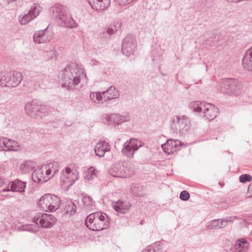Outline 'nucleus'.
<instances>
[{
  "instance_id": "17",
  "label": "nucleus",
  "mask_w": 252,
  "mask_h": 252,
  "mask_svg": "<svg viewBox=\"0 0 252 252\" xmlns=\"http://www.w3.org/2000/svg\"><path fill=\"white\" fill-rule=\"evenodd\" d=\"M30 75L31 81L35 82L40 88L44 89L48 86V78L45 74L32 72Z\"/></svg>"
},
{
  "instance_id": "7",
  "label": "nucleus",
  "mask_w": 252,
  "mask_h": 252,
  "mask_svg": "<svg viewBox=\"0 0 252 252\" xmlns=\"http://www.w3.org/2000/svg\"><path fill=\"white\" fill-rule=\"evenodd\" d=\"M22 79V74L19 72L13 71L9 73H0V85L3 87H17Z\"/></svg>"
},
{
  "instance_id": "43",
  "label": "nucleus",
  "mask_w": 252,
  "mask_h": 252,
  "mask_svg": "<svg viewBox=\"0 0 252 252\" xmlns=\"http://www.w3.org/2000/svg\"><path fill=\"white\" fill-rule=\"evenodd\" d=\"M252 180V177L249 174H242L239 177V181L242 183H245L247 182H250Z\"/></svg>"
},
{
  "instance_id": "33",
  "label": "nucleus",
  "mask_w": 252,
  "mask_h": 252,
  "mask_svg": "<svg viewBox=\"0 0 252 252\" xmlns=\"http://www.w3.org/2000/svg\"><path fill=\"white\" fill-rule=\"evenodd\" d=\"M131 191L132 193L135 196L142 197L145 194L144 187L137 184L131 185Z\"/></svg>"
},
{
  "instance_id": "12",
  "label": "nucleus",
  "mask_w": 252,
  "mask_h": 252,
  "mask_svg": "<svg viewBox=\"0 0 252 252\" xmlns=\"http://www.w3.org/2000/svg\"><path fill=\"white\" fill-rule=\"evenodd\" d=\"M104 118V122L109 125H119L129 121V116L126 114H112L105 115Z\"/></svg>"
},
{
  "instance_id": "50",
  "label": "nucleus",
  "mask_w": 252,
  "mask_h": 252,
  "mask_svg": "<svg viewBox=\"0 0 252 252\" xmlns=\"http://www.w3.org/2000/svg\"><path fill=\"white\" fill-rule=\"evenodd\" d=\"M227 3L232 4H238L240 3L239 0H225Z\"/></svg>"
},
{
  "instance_id": "3",
  "label": "nucleus",
  "mask_w": 252,
  "mask_h": 252,
  "mask_svg": "<svg viewBox=\"0 0 252 252\" xmlns=\"http://www.w3.org/2000/svg\"><path fill=\"white\" fill-rule=\"evenodd\" d=\"M88 228L93 231H100L109 226V219L107 215L101 212H97L89 215L85 220Z\"/></svg>"
},
{
  "instance_id": "42",
  "label": "nucleus",
  "mask_w": 252,
  "mask_h": 252,
  "mask_svg": "<svg viewBox=\"0 0 252 252\" xmlns=\"http://www.w3.org/2000/svg\"><path fill=\"white\" fill-rule=\"evenodd\" d=\"M238 219V218L235 216L227 217L224 219H221L222 221V225H224V227L227 226L228 222H233L234 220Z\"/></svg>"
},
{
  "instance_id": "15",
  "label": "nucleus",
  "mask_w": 252,
  "mask_h": 252,
  "mask_svg": "<svg viewBox=\"0 0 252 252\" xmlns=\"http://www.w3.org/2000/svg\"><path fill=\"white\" fill-rule=\"evenodd\" d=\"M32 178L34 182L42 183L50 179L49 176L46 175V170L44 166L35 169L32 174Z\"/></svg>"
},
{
  "instance_id": "4",
  "label": "nucleus",
  "mask_w": 252,
  "mask_h": 252,
  "mask_svg": "<svg viewBox=\"0 0 252 252\" xmlns=\"http://www.w3.org/2000/svg\"><path fill=\"white\" fill-rule=\"evenodd\" d=\"M134 172V165L130 161L114 163L109 169V173L111 175L118 178L129 177L133 174Z\"/></svg>"
},
{
  "instance_id": "48",
  "label": "nucleus",
  "mask_w": 252,
  "mask_h": 252,
  "mask_svg": "<svg viewBox=\"0 0 252 252\" xmlns=\"http://www.w3.org/2000/svg\"><path fill=\"white\" fill-rule=\"evenodd\" d=\"M65 172L63 174V175H66V176H68V175H70L71 174H72V173H77L76 172H72L71 169L69 167H66L65 169Z\"/></svg>"
},
{
  "instance_id": "13",
  "label": "nucleus",
  "mask_w": 252,
  "mask_h": 252,
  "mask_svg": "<svg viewBox=\"0 0 252 252\" xmlns=\"http://www.w3.org/2000/svg\"><path fill=\"white\" fill-rule=\"evenodd\" d=\"M52 36V32L48 30L47 28L44 30L35 32L33 36V41L37 44L46 43L51 40Z\"/></svg>"
},
{
  "instance_id": "41",
  "label": "nucleus",
  "mask_w": 252,
  "mask_h": 252,
  "mask_svg": "<svg viewBox=\"0 0 252 252\" xmlns=\"http://www.w3.org/2000/svg\"><path fill=\"white\" fill-rule=\"evenodd\" d=\"M41 11L40 7L37 4H33L29 11V13L31 16H33L34 19L39 15V12Z\"/></svg>"
},
{
  "instance_id": "21",
  "label": "nucleus",
  "mask_w": 252,
  "mask_h": 252,
  "mask_svg": "<svg viewBox=\"0 0 252 252\" xmlns=\"http://www.w3.org/2000/svg\"><path fill=\"white\" fill-rule=\"evenodd\" d=\"M112 206L117 213L122 214L127 212L131 207V204L129 202L120 200L113 202Z\"/></svg>"
},
{
  "instance_id": "19",
  "label": "nucleus",
  "mask_w": 252,
  "mask_h": 252,
  "mask_svg": "<svg viewBox=\"0 0 252 252\" xmlns=\"http://www.w3.org/2000/svg\"><path fill=\"white\" fill-rule=\"evenodd\" d=\"M27 183L26 182L22 181L19 179L15 180L14 181L10 182L9 183V187L10 189H4L3 191H12L13 192H19L22 193L25 192V188L26 187Z\"/></svg>"
},
{
  "instance_id": "32",
  "label": "nucleus",
  "mask_w": 252,
  "mask_h": 252,
  "mask_svg": "<svg viewBox=\"0 0 252 252\" xmlns=\"http://www.w3.org/2000/svg\"><path fill=\"white\" fill-rule=\"evenodd\" d=\"M35 166V162L32 160H25L20 166V169L24 174L32 171Z\"/></svg>"
},
{
  "instance_id": "49",
  "label": "nucleus",
  "mask_w": 252,
  "mask_h": 252,
  "mask_svg": "<svg viewBox=\"0 0 252 252\" xmlns=\"http://www.w3.org/2000/svg\"><path fill=\"white\" fill-rule=\"evenodd\" d=\"M26 228H24L23 230H28V231H32V232H36L37 231L36 229L32 228V226H31V225L27 226H26Z\"/></svg>"
},
{
  "instance_id": "39",
  "label": "nucleus",
  "mask_w": 252,
  "mask_h": 252,
  "mask_svg": "<svg viewBox=\"0 0 252 252\" xmlns=\"http://www.w3.org/2000/svg\"><path fill=\"white\" fill-rule=\"evenodd\" d=\"M82 202L87 208L90 209L94 205V202L93 199L89 195H86L83 196L82 198Z\"/></svg>"
},
{
  "instance_id": "24",
  "label": "nucleus",
  "mask_w": 252,
  "mask_h": 252,
  "mask_svg": "<svg viewBox=\"0 0 252 252\" xmlns=\"http://www.w3.org/2000/svg\"><path fill=\"white\" fill-rule=\"evenodd\" d=\"M243 68L248 71H252V46L246 51L242 60Z\"/></svg>"
},
{
  "instance_id": "44",
  "label": "nucleus",
  "mask_w": 252,
  "mask_h": 252,
  "mask_svg": "<svg viewBox=\"0 0 252 252\" xmlns=\"http://www.w3.org/2000/svg\"><path fill=\"white\" fill-rule=\"evenodd\" d=\"M151 248L153 252H161L162 250V245L159 242L156 243L154 246H151Z\"/></svg>"
},
{
  "instance_id": "27",
  "label": "nucleus",
  "mask_w": 252,
  "mask_h": 252,
  "mask_svg": "<svg viewBox=\"0 0 252 252\" xmlns=\"http://www.w3.org/2000/svg\"><path fill=\"white\" fill-rule=\"evenodd\" d=\"M228 91L229 94L238 95L242 91V84L237 79L231 78Z\"/></svg>"
},
{
  "instance_id": "18",
  "label": "nucleus",
  "mask_w": 252,
  "mask_h": 252,
  "mask_svg": "<svg viewBox=\"0 0 252 252\" xmlns=\"http://www.w3.org/2000/svg\"><path fill=\"white\" fill-rule=\"evenodd\" d=\"M121 27L119 22H114L109 26L106 27L99 34L101 38L106 39L109 38L114 32L117 31Z\"/></svg>"
},
{
  "instance_id": "10",
  "label": "nucleus",
  "mask_w": 252,
  "mask_h": 252,
  "mask_svg": "<svg viewBox=\"0 0 252 252\" xmlns=\"http://www.w3.org/2000/svg\"><path fill=\"white\" fill-rule=\"evenodd\" d=\"M33 221L36 224L45 228H51L56 222V218L52 215L38 213L33 218Z\"/></svg>"
},
{
  "instance_id": "40",
  "label": "nucleus",
  "mask_w": 252,
  "mask_h": 252,
  "mask_svg": "<svg viewBox=\"0 0 252 252\" xmlns=\"http://www.w3.org/2000/svg\"><path fill=\"white\" fill-rule=\"evenodd\" d=\"M76 206L72 201H68L65 207L67 214L72 215L76 212Z\"/></svg>"
},
{
  "instance_id": "37",
  "label": "nucleus",
  "mask_w": 252,
  "mask_h": 252,
  "mask_svg": "<svg viewBox=\"0 0 252 252\" xmlns=\"http://www.w3.org/2000/svg\"><path fill=\"white\" fill-rule=\"evenodd\" d=\"M216 35L211 32L204 35L206 43L211 46L213 43L218 41V39H216Z\"/></svg>"
},
{
  "instance_id": "25",
  "label": "nucleus",
  "mask_w": 252,
  "mask_h": 252,
  "mask_svg": "<svg viewBox=\"0 0 252 252\" xmlns=\"http://www.w3.org/2000/svg\"><path fill=\"white\" fill-rule=\"evenodd\" d=\"M110 147L105 141L97 143L94 148V152L97 156L103 157L106 152L109 151Z\"/></svg>"
},
{
  "instance_id": "52",
  "label": "nucleus",
  "mask_w": 252,
  "mask_h": 252,
  "mask_svg": "<svg viewBox=\"0 0 252 252\" xmlns=\"http://www.w3.org/2000/svg\"><path fill=\"white\" fill-rule=\"evenodd\" d=\"M4 181H3V180H2L0 177V188L4 184Z\"/></svg>"
},
{
  "instance_id": "5",
  "label": "nucleus",
  "mask_w": 252,
  "mask_h": 252,
  "mask_svg": "<svg viewBox=\"0 0 252 252\" xmlns=\"http://www.w3.org/2000/svg\"><path fill=\"white\" fill-rule=\"evenodd\" d=\"M40 209L45 212H55L61 205V199L56 195L45 194L42 196L38 202Z\"/></svg>"
},
{
  "instance_id": "16",
  "label": "nucleus",
  "mask_w": 252,
  "mask_h": 252,
  "mask_svg": "<svg viewBox=\"0 0 252 252\" xmlns=\"http://www.w3.org/2000/svg\"><path fill=\"white\" fill-rule=\"evenodd\" d=\"M180 146H181L180 141L172 139L168 140L166 143L161 145L163 151L169 155L179 150Z\"/></svg>"
},
{
  "instance_id": "45",
  "label": "nucleus",
  "mask_w": 252,
  "mask_h": 252,
  "mask_svg": "<svg viewBox=\"0 0 252 252\" xmlns=\"http://www.w3.org/2000/svg\"><path fill=\"white\" fill-rule=\"evenodd\" d=\"M190 197L189 193L186 190L182 191L180 194V198L184 201L188 200Z\"/></svg>"
},
{
  "instance_id": "22",
  "label": "nucleus",
  "mask_w": 252,
  "mask_h": 252,
  "mask_svg": "<svg viewBox=\"0 0 252 252\" xmlns=\"http://www.w3.org/2000/svg\"><path fill=\"white\" fill-rule=\"evenodd\" d=\"M101 93L103 102L117 98L120 95L118 91L113 86H111L106 91H103Z\"/></svg>"
},
{
  "instance_id": "23",
  "label": "nucleus",
  "mask_w": 252,
  "mask_h": 252,
  "mask_svg": "<svg viewBox=\"0 0 252 252\" xmlns=\"http://www.w3.org/2000/svg\"><path fill=\"white\" fill-rule=\"evenodd\" d=\"M92 8L96 11L105 10L110 4V0H88Z\"/></svg>"
},
{
  "instance_id": "20",
  "label": "nucleus",
  "mask_w": 252,
  "mask_h": 252,
  "mask_svg": "<svg viewBox=\"0 0 252 252\" xmlns=\"http://www.w3.org/2000/svg\"><path fill=\"white\" fill-rule=\"evenodd\" d=\"M219 113L218 108L211 103H207L203 110L204 116L209 121L214 119Z\"/></svg>"
},
{
  "instance_id": "51",
  "label": "nucleus",
  "mask_w": 252,
  "mask_h": 252,
  "mask_svg": "<svg viewBox=\"0 0 252 252\" xmlns=\"http://www.w3.org/2000/svg\"><path fill=\"white\" fill-rule=\"evenodd\" d=\"M142 252H153L152 249L151 248V246H149L148 247H146V249L143 250Z\"/></svg>"
},
{
  "instance_id": "6",
  "label": "nucleus",
  "mask_w": 252,
  "mask_h": 252,
  "mask_svg": "<svg viewBox=\"0 0 252 252\" xmlns=\"http://www.w3.org/2000/svg\"><path fill=\"white\" fill-rule=\"evenodd\" d=\"M25 109L26 114L33 118H42L48 114L47 107L35 99L28 102Z\"/></svg>"
},
{
  "instance_id": "11",
  "label": "nucleus",
  "mask_w": 252,
  "mask_h": 252,
  "mask_svg": "<svg viewBox=\"0 0 252 252\" xmlns=\"http://www.w3.org/2000/svg\"><path fill=\"white\" fill-rule=\"evenodd\" d=\"M136 46L135 37L132 34H128L123 39L122 51L123 54L128 57L134 54Z\"/></svg>"
},
{
  "instance_id": "46",
  "label": "nucleus",
  "mask_w": 252,
  "mask_h": 252,
  "mask_svg": "<svg viewBox=\"0 0 252 252\" xmlns=\"http://www.w3.org/2000/svg\"><path fill=\"white\" fill-rule=\"evenodd\" d=\"M133 0H115V1L120 5H125L129 4Z\"/></svg>"
},
{
  "instance_id": "2",
  "label": "nucleus",
  "mask_w": 252,
  "mask_h": 252,
  "mask_svg": "<svg viewBox=\"0 0 252 252\" xmlns=\"http://www.w3.org/2000/svg\"><path fill=\"white\" fill-rule=\"evenodd\" d=\"M50 10L52 17L60 26L70 28L77 26L66 7L62 5H56L53 6Z\"/></svg>"
},
{
  "instance_id": "1",
  "label": "nucleus",
  "mask_w": 252,
  "mask_h": 252,
  "mask_svg": "<svg viewBox=\"0 0 252 252\" xmlns=\"http://www.w3.org/2000/svg\"><path fill=\"white\" fill-rule=\"evenodd\" d=\"M62 75V85L68 89H74L85 76L84 69L74 63H70L64 68Z\"/></svg>"
},
{
  "instance_id": "28",
  "label": "nucleus",
  "mask_w": 252,
  "mask_h": 252,
  "mask_svg": "<svg viewBox=\"0 0 252 252\" xmlns=\"http://www.w3.org/2000/svg\"><path fill=\"white\" fill-rule=\"evenodd\" d=\"M231 78H222L217 83V89L220 93L228 94Z\"/></svg>"
},
{
  "instance_id": "47",
  "label": "nucleus",
  "mask_w": 252,
  "mask_h": 252,
  "mask_svg": "<svg viewBox=\"0 0 252 252\" xmlns=\"http://www.w3.org/2000/svg\"><path fill=\"white\" fill-rule=\"evenodd\" d=\"M247 197H252V182L250 184L248 188V191L246 195Z\"/></svg>"
},
{
  "instance_id": "14",
  "label": "nucleus",
  "mask_w": 252,
  "mask_h": 252,
  "mask_svg": "<svg viewBox=\"0 0 252 252\" xmlns=\"http://www.w3.org/2000/svg\"><path fill=\"white\" fill-rule=\"evenodd\" d=\"M19 149L20 145L14 140L7 138H2L0 140V150L16 151Z\"/></svg>"
},
{
  "instance_id": "34",
  "label": "nucleus",
  "mask_w": 252,
  "mask_h": 252,
  "mask_svg": "<svg viewBox=\"0 0 252 252\" xmlns=\"http://www.w3.org/2000/svg\"><path fill=\"white\" fill-rule=\"evenodd\" d=\"M209 229H219L224 227L221 219H215L210 221L206 225Z\"/></svg>"
},
{
  "instance_id": "29",
  "label": "nucleus",
  "mask_w": 252,
  "mask_h": 252,
  "mask_svg": "<svg viewBox=\"0 0 252 252\" xmlns=\"http://www.w3.org/2000/svg\"><path fill=\"white\" fill-rule=\"evenodd\" d=\"M46 170V175L49 176L50 179L56 175L59 171L60 166L57 162L50 163L45 166Z\"/></svg>"
},
{
  "instance_id": "9",
  "label": "nucleus",
  "mask_w": 252,
  "mask_h": 252,
  "mask_svg": "<svg viewBox=\"0 0 252 252\" xmlns=\"http://www.w3.org/2000/svg\"><path fill=\"white\" fill-rule=\"evenodd\" d=\"M172 128L176 132L185 134L190 127L189 120L186 116H176L172 118Z\"/></svg>"
},
{
  "instance_id": "31",
  "label": "nucleus",
  "mask_w": 252,
  "mask_h": 252,
  "mask_svg": "<svg viewBox=\"0 0 252 252\" xmlns=\"http://www.w3.org/2000/svg\"><path fill=\"white\" fill-rule=\"evenodd\" d=\"M249 246L248 242L242 238L236 241L234 247L236 252H246Z\"/></svg>"
},
{
  "instance_id": "30",
  "label": "nucleus",
  "mask_w": 252,
  "mask_h": 252,
  "mask_svg": "<svg viewBox=\"0 0 252 252\" xmlns=\"http://www.w3.org/2000/svg\"><path fill=\"white\" fill-rule=\"evenodd\" d=\"M207 103L204 101H193L190 102L189 104V107L193 112L200 113L203 108H205Z\"/></svg>"
},
{
  "instance_id": "38",
  "label": "nucleus",
  "mask_w": 252,
  "mask_h": 252,
  "mask_svg": "<svg viewBox=\"0 0 252 252\" xmlns=\"http://www.w3.org/2000/svg\"><path fill=\"white\" fill-rule=\"evenodd\" d=\"M34 19L33 16H31L29 13L25 15H21L19 17V21L21 25H26Z\"/></svg>"
},
{
  "instance_id": "8",
  "label": "nucleus",
  "mask_w": 252,
  "mask_h": 252,
  "mask_svg": "<svg viewBox=\"0 0 252 252\" xmlns=\"http://www.w3.org/2000/svg\"><path fill=\"white\" fill-rule=\"evenodd\" d=\"M143 145L144 143L142 141L137 139L131 138L124 143L122 153L127 158H132L135 152Z\"/></svg>"
},
{
  "instance_id": "26",
  "label": "nucleus",
  "mask_w": 252,
  "mask_h": 252,
  "mask_svg": "<svg viewBox=\"0 0 252 252\" xmlns=\"http://www.w3.org/2000/svg\"><path fill=\"white\" fill-rule=\"evenodd\" d=\"M79 175L78 173H72L70 175H63L61 177V185L64 188H69L71 187L78 179Z\"/></svg>"
},
{
  "instance_id": "36",
  "label": "nucleus",
  "mask_w": 252,
  "mask_h": 252,
  "mask_svg": "<svg viewBox=\"0 0 252 252\" xmlns=\"http://www.w3.org/2000/svg\"><path fill=\"white\" fill-rule=\"evenodd\" d=\"M90 97L92 101L95 103L103 102L101 92H91L90 94Z\"/></svg>"
},
{
  "instance_id": "35",
  "label": "nucleus",
  "mask_w": 252,
  "mask_h": 252,
  "mask_svg": "<svg viewBox=\"0 0 252 252\" xmlns=\"http://www.w3.org/2000/svg\"><path fill=\"white\" fill-rule=\"evenodd\" d=\"M97 176V171L93 167H91L85 171L84 173V177L87 181H90L93 180Z\"/></svg>"
}]
</instances>
